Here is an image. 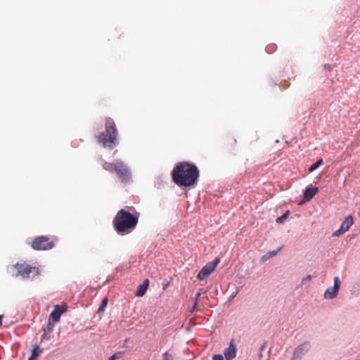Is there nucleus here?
Returning a JSON list of instances; mask_svg holds the SVG:
<instances>
[{
	"instance_id": "f257e3e1",
	"label": "nucleus",
	"mask_w": 360,
	"mask_h": 360,
	"mask_svg": "<svg viewBox=\"0 0 360 360\" xmlns=\"http://www.w3.org/2000/svg\"><path fill=\"white\" fill-rule=\"evenodd\" d=\"M199 176L198 167L188 162H179L172 172L173 181L179 186H190L195 184Z\"/></svg>"
},
{
	"instance_id": "f03ea898",
	"label": "nucleus",
	"mask_w": 360,
	"mask_h": 360,
	"mask_svg": "<svg viewBox=\"0 0 360 360\" xmlns=\"http://www.w3.org/2000/svg\"><path fill=\"white\" fill-rule=\"evenodd\" d=\"M139 214H132L124 209L119 210L113 219V226L118 233H129L136 226Z\"/></svg>"
},
{
	"instance_id": "7ed1b4c3",
	"label": "nucleus",
	"mask_w": 360,
	"mask_h": 360,
	"mask_svg": "<svg viewBox=\"0 0 360 360\" xmlns=\"http://www.w3.org/2000/svg\"><path fill=\"white\" fill-rule=\"evenodd\" d=\"M105 131L98 136V141L105 147L112 148L117 144V130L114 120L108 117L105 119Z\"/></svg>"
},
{
	"instance_id": "20e7f679",
	"label": "nucleus",
	"mask_w": 360,
	"mask_h": 360,
	"mask_svg": "<svg viewBox=\"0 0 360 360\" xmlns=\"http://www.w3.org/2000/svg\"><path fill=\"white\" fill-rule=\"evenodd\" d=\"M103 168L108 172L115 173L122 183H129L131 179L129 169L122 160H117L115 162H105Z\"/></svg>"
},
{
	"instance_id": "39448f33",
	"label": "nucleus",
	"mask_w": 360,
	"mask_h": 360,
	"mask_svg": "<svg viewBox=\"0 0 360 360\" xmlns=\"http://www.w3.org/2000/svg\"><path fill=\"white\" fill-rule=\"evenodd\" d=\"M11 270H16L15 276H20L24 279L33 278L39 274L38 267L32 266L25 262L16 263L11 267Z\"/></svg>"
},
{
	"instance_id": "423d86ee",
	"label": "nucleus",
	"mask_w": 360,
	"mask_h": 360,
	"mask_svg": "<svg viewBox=\"0 0 360 360\" xmlns=\"http://www.w3.org/2000/svg\"><path fill=\"white\" fill-rule=\"evenodd\" d=\"M55 245L54 241L46 236H37L34 238L31 246L35 250H48Z\"/></svg>"
},
{
	"instance_id": "0eeeda50",
	"label": "nucleus",
	"mask_w": 360,
	"mask_h": 360,
	"mask_svg": "<svg viewBox=\"0 0 360 360\" xmlns=\"http://www.w3.org/2000/svg\"><path fill=\"white\" fill-rule=\"evenodd\" d=\"M340 286V281L338 276L334 278V285L329 287L324 292V297L328 300L335 298L338 293Z\"/></svg>"
},
{
	"instance_id": "6e6552de",
	"label": "nucleus",
	"mask_w": 360,
	"mask_h": 360,
	"mask_svg": "<svg viewBox=\"0 0 360 360\" xmlns=\"http://www.w3.org/2000/svg\"><path fill=\"white\" fill-rule=\"evenodd\" d=\"M353 224V217L352 216L347 217L345 221L342 223L340 229L333 233V236H340L345 233L349 229Z\"/></svg>"
},
{
	"instance_id": "1a4fd4ad",
	"label": "nucleus",
	"mask_w": 360,
	"mask_h": 360,
	"mask_svg": "<svg viewBox=\"0 0 360 360\" xmlns=\"http://www.w3.org/2000/svg\"><path fill=\"white\" fill-rule=\"evenodd\" d=\"M310 349V344L307 342H303L298 345L293 351L292 355L299 360L306 354Z\"/></svg>"
},
{
	"instance_id": "9d476101",
	"label": "nucleus",
	"mask_w": 360,
	"mask_h": 360,
	"mask_svg": "<svg viewBox=\"0 0 360 360\" xmlns=\"http://www.w3.org/2000/svg\"><path fill=\"white\" fill-rule=\"evenodd\" d=\"M319 192L318 187H307L304 193V198L299 203V205H302L306 202L309 201L311 199L314 198V196Z\"/></svg>"
},
{
	"instance_id": "9b49d317",
	"label": "nucleus",
	"mask_w": 360,
	"mask_h": 360,
	"mask_svg": "<svg viewBox=\"0 0 360 360\" xmlns=\"http://www.w3.org/2000/svg\"><path fill=\"white\" fill-rule=\"evenodd\" d=\"M54 325L50 321H49L46 326L44 328V333L41 336L40 342L44 340H49L51 339V335L53 330Z\"/></svg>"
},
{
	"instance_id": "f8f14e48",
	"label": "nucleus",
	"mask_w": 360,
	"mask_h": 360,
	"mask_svg": "<svg viewBox=\"0 0 360 360\" xmlns=\"http://www.w3.org/2000/svg\"><path fill=\"white\" fill-rule=\"evenodd\" d=\"M214 271V267L211 266L209 264H207L198 274L197 278L199 280H204L207 278Z\"/></svg>"
},
{
	"instance_id": "ddd939ff",
	"label": "nucleus",
	"mask_w": 360,
	"mask_h": 360,
	"mask_svg": "<svg viewBox=\"0 0 360 360\" xmlns=\"http://www.w3.org/2000/svg\"><path fill=\"white\" fill-rule=\"evenodd\" d=\"M224 354L226 360H231L236 357V348L233 341L230 342L229 347L224 349Z\"/></svg>"
},
{
	"instance_id": "4468645a",
	"label": "nucleus",
	"mask_w": 360,
	"mask_h": 360,
	"mask_svg": "<svg viewBox=\"0 0 360 360\" xmlns=\"http://www.w3.org/2000/svg\"><path fill=\"white\" fill-rule=\"evenodd\" d=\"M64 311L65 309H63V307L56 305L55 306L53 311L51 313L50 318H51L54 322H58L59 321L60 316Z\"/></svg>"
},
{
	"instance_id": "2eb2a0df",
	"label": "nucleus",
	"mask_w": 360,
	"mask_h": 360,
	"mask_svg": "<svg viewBox=\"0 0 360 360\" xmlns=\"http://www.w3.org/2000/svg\"><path fill=\"white\" fill-rule=\"evenodd\" d=\"M149 286V280L145 279L142 284H141L136 292L137 297H142L145 295L148 288Z\"/></svg>"
},
{
	"instance_id": "dca6fc26",
	"label": "nucleus",
	"mask_w": 360,
	"mask_h": 360,
	"mask_svg": "<svg viewBox=\"0 0 360 360\" xmlns=\"http://www.w3.org/2000/svg\"><path fill=\"white\" fill-rule=\"evenodd\" d=\"M42 352L43 349H41L39 346L34 345L32 350V354L29 357L28 360H36L37 357L42 353Z\"/></svg>"
},
{
	"instance_id": "f3484780",
	"label": "nucleus",
	"mask_w": 360,
	"mask_h": 360,
	"mask_svg": "<svg viewBox=\"0 0 360 360\" xmlns=\"http://www.w3.org/2000/svg\"><path fill=\"white\" fill-rule=\"evenodd\" d=\"M323 164V159L321 158V159L318 160L316 162H315L314 164H313L310 166V167L309 168V172H314V170H316L318 167H319Z\"/></svg>"
},
{
	"instance_id": "a211bd4d",
	"label": "nucleus",
	"mask_w": 360,
	"mask_h": 360,
	"mask_svg": "<svg viewBox=\"0 0 360 360\" xmlns=\"http://www.w3.org/2000/svg\"><path fill=\"white\" fill-rule=\"evenodd\" d=\"M108 300L107 297H105L103 300H102V303H101V305L98 308V312H101V311H103L105 308L107 307L108 305Z\"/></svg>"
},
{
	"instance_id": "6ab92c4d",
	"label": "nucleus",
	"mask_w": 360,
	"mask_h": 360,
	"mask_svg": "<svg viewBox=\"0 0 360 360\" xmlns=\"http://www.w3.org/2000/svg\"><path fill=\"white\" fill-rule=\"evenodd\" d=\"M289 212H285L284 214H283L281 217L277 218L276 222L277 223H283L288 217Z\"/></svg>"
},
{
	"instance_id": "aec40b11",
	"label": "nucleus",
	"mask_w": 360,
	"mask_h": 360,
	"mask_svg": "<svg viewBox=\"0 0 360 360\" xmlns=\"http://www.w3.org/2000/svg\"><path fill=\"white\" fill-rule=\"evenodd\" d=\"M162 360H173V356L172 354L166 352L162 356Z\"/></svg>"
},
{
	"instance_id": "412c9836",
	"label": "nucleus",
	"mask_w": 360,
	"mask_h": 360,
	"mask_svg": "<svg viewBox=\"0 0 360 360\" xmlns=\"http://www.w3.org/2000/svg\"><path fill=\"white\" fill-rule=\"evenodd\" d=\"M220 259L219 258H216L214 261L212 263H208L211 266L214 267V270H215L216 267L217 266L218 264L219 263Z\"/></svg>"
},
{
	"instance_id": "4be33fe9",
	"label": "nucleus",
	"mask_w": 360,
	"mask_h": 360,
	"mask_svg": "<svg viewBox=\"0 0 360 360\" xmlns=\"http://www.w3.org/2000/svg\"><path fill=\"white\" fill-rule=\"evenodd\" d=\"M213 360H224V356L221 354H214L212 357Z\"/></svg>"
},
{
	"instance_id": "5701e85b",
	"label": "nucleus",
	"mask_w": 360,
	"mask_h": 360,
	"mask_svg": "<svg viewBox=\"0 0 360 360\" xmlns=\"http://www.w3.org/2000/svg\"><path fill=\"white\" fill-rule=\"evenodd\" d=\"M311 279V276L310 274H308L307 276L304 277L302 281V284L304 283L306 281H310Z\"/></svg>"
},
{
	"instance_id": "b1692460",
	"label": "nucleus",
	"mask_w": 360,
	"mask_h": 360,
	"mask_svg": "<svg viewBox=\"0 0 360 360\" xmlns=\"http://www.w3.org/2000/svg\"><path fill=\"white\" fill-rule=\"evenodd\" d=\"M267 254H268V257L271 258L277 254V251H271V252H268Z\"/></svg>"
},
{
	"instance_id": "393cba45",
	"label": "nucleus",
	"mask_w": 360,
	"mask_h": 360,
	"mask_svg": "<svg viewBox=\"0 0 360 360\" xmlns=\"http://www.w3.org/2000/svg\"><path fill=\"white\" fill-rule=\"evenodd\" d=\"M120 357V354H114L112 355L108 360H115Z\"/></svg>"
},
{
	"instance_id": "a878e982",
	"label": "nucleus",
	"mask_w": 360,
	"mask_h": 360,
	"mask_svg": "<svg viewBox=\"0 0 360 360\" xmlns=\"http://www.w3.org/2000/svg\"><path fill=\"white\" fill-rule=\"evenodd\" d=\"M269 259H270V258H269V257H268V254H266V255H264V256L262 257L261 260H262V262H266V260H268Z\"/></svg>"
},
{
	"instance_id": "bb28decb",
	"label": "nucleus",
	"mask_w": 360,
	"mask_h": 360,
	"mask_svg": "<svg viewBox=\"0 0 360 360\" xmlns=\"http://www.w3.org/2000/svg\"><path fill=\"white\" fill-rule=\"evenodd\" d=\"M200 295H201V294H200V292H198V293L197 294V295H196V298H195V305H194V307H193L194 308L195 307V306H196V304H197L198 300V299H199V297H200Z\"/></svg>"
},
{
	"instance_id": "cd10ccee",
	"label": "nucleus",
	"mask_w": 360,
	"mask_h": 360,
	"mask_svg": "<svg viewBox=\"0 0 360 360\" xmlns=\"http://www.w3.org/2000/svg\"><path fill=\"white\" fill-rule=\"evenodd\" d=\"M274 46V45H270V46H267V47H266L267 51H268L269 52H271V51L273 50Z\"/></svg>"
},
{
	"instance_id": "c85d7f7f",
	"label": "nucleus",
	"mask_w": 360,
	"mask_h": 360,
	"mask_svg": "<svg viewBox=\"0 0 360 360\" xmlns=\"http://www.w3.org/2000/svg\"><path fill=\"white\" fill-rule=\"evenodd\" d=\"M290 360H299L298 359H297L295 356H294L293 355L292 356V358Z\"/></svg>"
},
{
	"instance_id": "c756f323",
	"label": "nucleus",
	"mask_w": 360,
	"mask_h": 360,
	"mask_svg": "<svg viewBox=\"0 0 360 360\" xmlns=\"http://www.w3.org/2000/svg\"><path fill=\"white\" fill-rule=\"evenodd\" d=\"M1 318H2V316L0 315V325H1Z\"/></svg>"
}]
</instances>
